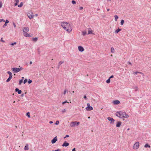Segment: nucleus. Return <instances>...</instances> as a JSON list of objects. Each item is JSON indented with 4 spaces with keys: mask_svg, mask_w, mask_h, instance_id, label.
Returning a JSON list of instances; mask_svg holds the SVG:
<instances>
[{
    "mask_svg": "<svg viewBox=\"0 0 151 151\" xmlns=\"http://www.w3.org/2000/svg\"><path fill=\"white\" fill-rule=\"evenodd\" d=\"M69 137V135H67L65 136L64 137V138H65L66 137Z\"/></svg>",
    "mask_w": 151,
    "mask_h": 151,
    "instance_id": "de8ad7c7",
    "label": "nucleus"
},
{
    "mask_svg": "<svg viewBox=\"0 0 151 151\" xmlns=\"http://www.w3.org/2000/svg\"><path fill=\"white\" fill-rule=\"evenodd\" d=\"M16 2L14 4V6H16L18 5L19 2V0H15Z\"/></svg>",
    "mask_w": 151,
    "mask_h": 151,
    "instance_id": "5701e85b",
    "label": "nucleus"
},
{
    "mask_svg": "<svg viewBox=\"0 0 151 151\" xmlns=\"http://www.w3.org/2000/svg\"><path fill=\"white\" fill-rule=\"evenodd\" d=\"M114 77V76L113 75L111 76L109 78L110 79L111 78H113Z\"/></svg>",
    "mask_w": 151,
    "mask_h": 151,
    "instance_id": "864d4df0",
    "label": "nucleus"
},
{
    "mask_svg": "<svg viewBox=\"0 0 151 151\" xmlns=\"http://www.w3.org/2000/svg\"><path fill=\"white\" fill-rule=\"evenodd\" d=\"M33 40L35 41L36 42L37 40V37H35L33 38Z\"/></svg>",
    "mask_w": 151,
    "mask_h": 151,
    "instance_id": "cd10ccee",
    "label": "nucleus"
},
{
    "mask_svg": "<svg viewBox=\"0 0 151 151\" xmlns=\"http://www.w3.org/2000/svg\"><path fill=\"white\" fill-rule=\"evenodd\" d=\"M58 139L57 138V137L56 136L53 139H52L51 141V143L52 144H54L55 143L56 141Z\"/></svg>",
    "mask_w": 151,
    "mask_h": 151,
    "instance_id": "9d476101",
    "label": "nucleus"
},
{
    "mask_svg": "<svg viewBox=\"0 0 151 151\" xmlns=\"http://www.w3.org/2000/svg\"><path fill=\"white\" fill-rule=\"evenodd\" d=\"M69 103V102H67V101L66 100L65 101H64V102H62V104H64L65 103Z\"/></svg>",
    "mask_w": 151,
    "mask_h": 151,
    "instance_id": "79ce46f5",
    "label": "nucleus"
},
{
    "mask_svg": "<svg viewBox=\"0 0 151 151\" xmlns=\"http://www.w3.org/2000/svg\"><path fill=\"white\" fill-rule=\"evenodd\" d=\"M90 116H89V117H88V119H90Z\"/></svg>",
    "mask_w": 151,
    "mask_h": 151,
    "instance_id": "774afa93",
    "label": "nucleus"
},
{
    "mask_svg": "<svg viewBox=\"0 0 151 151\" xmlns=\"http://www.w3.org/2000/svg\"><path fill=\"white\" fill-rule=\"evenodd\" d=\"M15 91L16 92H17L18 94H20L22 93L21 90H19L18 88H16L15 89Z\"/></svg>",
    "mask_w": 151,
    "mask_h": 151,
    "instance_id": "2eb2a0df",
    "label": "nucleus"
},
{
    "mask_svg": "<svg viewBox=\"0 0 151 151\" xmlns=\"http://www.w3.org/2000/svg\"><path fill=\"white\" fill-rule=\"evenodd\" d=\"M124 22V21L123 20H122L121 21V25H123Z\"/></svg>",
    "mask_w": 151,
    "mask_h": 151,
    "instance_id": "7c9ffc66",
    "label": "nucleus"
},
{
    "mask_svg": "<svg viewBox=\"0 0 151 151\" xmlns=\"http://www.w3.org/2000/svg\"><path fill=\"white\" fill-rule=\"evenodd\" d=\"M7 73L9 74V76H12V73L10 71H8Z\"/></svg>",
    "mask_w": 151,
    "mask_h": 151,
    "instance_id": "393cba45",
    "label": "nucleus"
},
{
    "mask_svg": "<svg viewBox=\"0 0 151 151\" xmlns=\"http://www.w3.org/2000/svg\"><path fill=\"white\" fill-rule=\"evenodd\" d=\"M12 70L14 72V73H16L20 71V69L19 68H14L12 69Z\"/></svg>",
    "mask_w": 151,
    "mask_h": 151,
    "instance_id": "0eeeda50",
    "label": "nucleus"
},
{
    "mask_svg": "<svg viewBox=\"0 0 151 151\" xmlns=\"http://www.w3.org/2000/svg\"><path fill=\"white\" fill-rule=\"evenodd\" d=\"M9 22V20H8L7 19L6 20V21L5 22V23L7 24V23H8Z\"/></svg>",
    "mask_w": 151,
    "mask_h": 151,
    "instance_id": "c03bdc74",
    "label": "nucleus"
},
{
    "mask_svg": "<svg viewBox=\"0 0 151 151\" xmlns=\"http://www.w3.org/2000/svg\"><path fill=\"white\" fill-rule=\"evenodd\" d=\"M121 124H122V122H120V121L116 123V127H119L120 126Z\"/></svg>",
    "mask_w": 151,
    "mask_h": 151,
    "instance_id": "4468645a",
    "label": "nucleus"
},
{
    "mask_svg": "<svg viewBox=\"0 0 151 151\" xmlns=\"http://www.w3.org/2000/svg\"><path fill=\"white\" fill-rule=\"evenodd\" d=\"M26 114L27 116L29 118L30 117V113L29 112H27Z\"/></svg>",
    "mask_w": 151,
    "mask_h": 151,
    "instance_id": "2f4dec72",
    "label": "nucleus"
},
{
    "mask_svg": "<svg viewBox=\"0 0 151 151\" xmlns=\"http://www.w3.org/2000/svg\"><path fill=\"white\" fill-rule=\"evenodd\" d=\"M116 115L120 118H127L129 117V115L122 111H119L116 113Z\"/></svg>",
    "mask_w": 151,
    "mask_h": 151,
    "instance_id": "f03ea898",
    "label": "nucleus"
},
{
    "mask_svg": "<svg viewBox=\"0 0 151 151\" xmlns=\"http://www.w3.org/2000/svg\"><path fill=\"white\" fill-rule=\"evenodd\" d=\"M120 103V101L118 100H115L113 101V103L115 105L118 104Z\"/></svg>",
    "mask_w": 151,
    "mask_h": 151,
    "instance_id": "9b49d317",
    "label": "nucleus"
},
{
    "mask_svg": "<svg viewBox=\"0 0 151 151\" xmlns=\"http://www.w3.org/2000/svg\"><path fill=\"white\" fill-rule=\"evenodd\" d=\"M129 130V128H128V129H127V130L128 131Z\"/></svg>",
    "mask_w": 151,
    "mask_h": 151,
    "instance_id": "69168bd1",
    "label": "nucleus"
},
{
    "mask_svg": "<svg viewBox=\"0 0 151 151\" xmlns=\"http://www.w3.org/2000/svg\"><path fill=\"white\" fill-rule=\"evenodd\" d=\"M27 15L30 19H33L34 18V15H33V12L31 11H30L27 13Z\"/></svg>",
    "mask_w": 151,
    "mask_h": 151,
    "instance_id": "20e7f679",
    "label": "nucleus"
},
{
    "mask_svg": "<svg viewBox=\"0 0 151 151\" xmlns=\"http://www.w3.org/2000/svg\"><path fill=\"white\" fill-rule=\"evenodd\" d=\"M66 111V110L65 109H64L62 111V112L63 113H64Z\"/></svg>",
    "mask_w": 151,
    "mask_h": 151,
    "instance_id": "a19ab883",
    "label": "nucleus"
},
{
    "mask_svg": "<svg viewBox=\"0 0 151 151\" xmlns=\"http://www.w3.org/2000/svg\"><path fill=\"white\" fill-rule=\"evenodd\" d=\"M83 9V7H80L79 8V9L81 10Z\"/></svg>",
    "mask_w": 151,
    "mask_h": 151,
    "instance_id": "09e8293b",
    "label": "nucleus"
},
{
    "mask_svg": "<svg viewBox=\"0 0 151 151\" xmlns=\"http://www.w3.org/2000/svg\"><path fill=\"white\" fill-rule=\"evenodd\" d=\"M92 34V31L91 30V29H89L88 31V34Z\"/></svg>",
    "mask_w": 151,
    "mask_h": 151,
    "instance_id": "aec40b11",
    "label": "nucleus"
},
{
    "mask_svg": "<svg viewBox=\"0 0 151 151\" xmlns=\"http://www.w3.org/2000/svg\"><path fill=\"white\" fill-rule=\"evenodd\" d=\"M72 151H76V150H75V148H73V149H72Z\"/></svg>",
    "mask_w": 151,
    "mask_h": 151,
    "instance_id": "4d7b16f0",
    "label": "nucleus"
},
{
    "mask_svg": "<svg viewBox=\"0 0 151 151\" xmlns=\"http://www.w3.org/2000/svg\"><path fill=\"white\" fill-rule=\"evenodd\" d=\"M64 63V62L63 61H60L58 64V68H59L60 67V66L62 64H63V63Z\"/></svg>",
    "mask_w": 151,
    "mask_h": 151,
    "instance_id": "6ab92c4d",
    "label": "nucleus"
},
{
    "mask_svg": "<svg viewBox=\"0 0 151 151\" xmlns=\"http://www.w3.org/2000/svg\"><path fill=\"white\" fill-rule=\"evenodd\" d=\"M61 150L60 149H58L55 150H52V151H60Z\"/></svg>",
    "mask_w": 151,
    "mask_h": 151,
    "instance_id": "49530a36",
    "label": "nucleus"
},
{
    "mask_svg": "<svg viewBox=\"0 0 151 151\" xmlns=\"http://www.w3.org/2000/svg\"><path fill=\"white\" fill-rule=\"evenodd\" d=\"M85 99H86V95H85L84 96V97H83Z\"/></svg>",
    "mask_w": 151,
    "mask_h": 151,
    "instance_id": "6e6d98bb",
    "label": "nucleus"
},
{
    "mask_svg": "<svg viewBox=\"0 0 151 151\" xmlns=\"http://www.w3.org/2000/svg\"><path fill=\"white\" fill-rule=\"evenodd\" d=\"M23 5V3L22 2L20 3V4L19 5H18V6L19 7H22Z\"/></svg>",
    "mask_w": 151,
    "mask_h": 151,
    "instance_id": "b1692460",
    "label": "nucleus"
},
{
    "mask_svg": "<svg viewBox=\"0 0 151 151\" xmlns=\"http://www.w3.org/2000/svg\"><path fill=\"white\" fill-rule=\"evenodd\" d=\"M114 17L115 18V20L116 21H117V19L118 18V17L117 15H115L114 16Z\"/></svg>",
    "mask_w": 151,
    "mask_h": 151,
    "instance_id": "a878e982",
    "label": "nucleus"
},
{
    "mask_svg": "<svg viewBox=\"0 0 151 151\" xmlns=\"http://www.w3.org/2000/svg\"><path fill=\"white\" fill-rule=\"evenodd\" d=\"M29 30V28L28 27H24L23 28V32L24 33H27L28 32Z\"/></svg>",
    "mask_w": 151,
    "mask_h": 151,
    "instance_id": "1a4fd4ad",
    "label": "nucleus"
},
{
    "mask_svg": "<svg viewBox=\"0 0 151 151\" xmlns=\"http://www.w3.org/2000/svg\"><path fill=\"white\" fill-rule=\"evenodd\" d=\"M111 52L112 53H114L115 50L114 48L113 47H112L111 48Z\"/></svg>",
    "mask_w": 151,
    "mask_h": 151,
    "instance_id": "4be33fe9",
    "label": "nucleus"
},
{
    "mask_svg": "<svg viewBox=\"0 0 151 151\" xmlns=\"http://www.w3.org/2000/svg\"><path fill=\"white\" fill-rule=\"evenodd\" d=\"M107 119L109 121H111V124H114L115 120L112 118L110 117H108L107 118Z\"/></svg>",
    "mask_w": 151,
    "mask_h": 151,
    "instance_id": "6e6552de",
    "label": "nucleus"
},
{
    "mask_svg": "<svg viewBox=\"0 0 151 151\" xmlns=\"http://www.w3.org/2000/svg\"><path fill=\"white\" fill-rule=\"evenodd\" d=\"M128 63H129V64L131 65H132V64L130 62H128Z\"/></svg>",
    "mask_w": 151,
    "mask_h": 151,
    "instance_id": "bf43d9fd",
    "label": "nucleus"
},
{
    "mask_svg": "<svg viewBox=\"0 0 151 151\" xmlns=\"http://www.w3.org/2000/svg\"><path fill=\"white\" fill-rule=\"evenodd\" d=\"M72 2L73 4H75L76 3V2L74 0L72 1Z\"/></svg>",
    "mask_w": 151,
    "mask_h": 151,
    "instance_id": "e433bc0d",
    "label": "nucleus"
},
{
    "mask_svg": "<svg viewBox=\"0 0 151 151\" xmlns=\"http://www.w3.org/2000/svg\"><path fill=\"white\" fill-rule=\"evenodd\" d=\"M109 10H110V9H107V11H109Z\"/></svg>",
    "mask_w": 151,
    "mask_h": 151,
    "instance_id": "0e129e2a",
    "label": "nucleus"
},
{
    "mask_svg": "<svg viewBox=\"0 0 151 151\" xmlns=\"http://www.w3.org/2000/svg\"><path fill=\"white\" fill-rule=\"evenodd\" d=\"M59 121H57L56 122H55V124L56 125H58L59 123Z\"/></svg>",
    "mask_w": 151,
    "mask_h": 151,
    "instance_id": "58836bf2",
    "label": "nucleus"
},
{
    "mask_svg": "<svg viewBox=\"0 0 151 151\" xmlns=\"http://www.w3.org/2000/svg\"><path fill=\"white\" fill-rule=\"evenodd\" d=\"M13 25L14 26V27L15 28L16 27V25L15 24V23L14 22H13Z\"/></svg>",
    "mask_w": 151,
    "mask_h": 151,
    "instance_id": "8fccbe9b",
    "label": "nucleus"
},
{
    "mask_svg": "<svg viewBox=\"0 0 151 151\" xmlns=\"http://www.w3.org/2000/svg\"><path fill=\"white\" fill-rule=\"evenodd\" d=\"M135 88H136V89H137L138 88L137 87H136Z\"/></svg>",
    "mask_w": 151,
    "mask_h": 151,
    "instance_id": "338daca9",
    "label": "nucleus"
},
{
    "mask_svg": "<svg viewBox=\"0 0 151 151\" xmlns=\"http://www.w3.org/2000/svg\"><path fill=\"white\" fill-rule=\"evenodd\" d=\"M121 29L118 28L115 31V32L116 33H118L119 31H121Z\"/></svg>",
    "mask_w": 151,
    "mask_h": 151,
    "instance_id": "412c9836",
    "label": "nucleus"
},
{
    "mask_svg": "<svg viewBox=\"0 0 151 151\" xmlns=\"http://www.w3.org/2000/svg\"><path fill=\"white\" fill-rule=\"evenodd\" d=\"M106 82L108 83H109L110 82V79L109 78L107 80H106Z\"/></svg>",
    "mask_w": 151,
    "mask_h": 151,
    "instance_id": "c85d7f7f",
    "label": "nucleus"
},
{
    "mask_svg": "<svg viewBox=\"0 0 151 151\" xmlns=\"http://www.w3.org/2000/svg\"><path fill=\"white\" fill-rule=\"evenodd\" d=\"M69 145V144L66 141H65L63 143V144L62 145V146L63 147H67Z\"/></svg>",
    "mask_w": 151,
    "mask_h": 151,
    "instance_id": "f8f14e48",
    "label": "nucleus"
},
{
    "mask_svg": "<svg viewBox=\"0 0 151 151\" xmlns=\"http://www.w3.org/2000/svg\"><path fill=\"white\" fill-rule=\"evenodd\" d=\"M29 149L28 145L27 144L24 147V150H28Z\"/></svg>",
    "mask_w": 151,
    "mask_h": 151,
    "instance_id": "f3484780",
    "label": "nucleus"
},
{
    "mask_svg": "<svg viewBox=\"0 0 151 151\" xmlns=\"http://www.w3.org/2000/svg\"><path fill=\"white\" fill-rule=\"evenodd\" d=\"M32 63V61H30V64H31Z\"/></svg>",
    "mask_w": 151,
    "mask_h": 151,
    "instance_id": "052dcab7",
    "label": "nucleus"
},
{
    "mask_svg": "<svg viewBox=\"0 0 151 151\" xmlns=\"http://www.w3.org/2000/svg\"><path fill=\"white\" fill-rule=\"evenodd\" d=\"M68 92V90H66V89H65L64 91V95H65V94H66V92Z\"/></svg>",
    "mask_w": 151,
    "mask_h": 151,
    "instance_id": "473e14b6",
    "label": "nucleus"
},
{
    "mask_svg": "<svg viewBox=\"0 0 151 151\" xmlns=\"http://www.w3.org/2000/svg\"><path fill=\"white\" fill-rule=\"evenodd\" d=\"M87 107H86V109L87 111H91L93 109V107L91 106L89 103L87 104Z\"/></svg>",
    "mask_w": 151,
    "mask_h": 151,
    "instance_id": "423d86ee",
    "label": "nucleus"
},
{
    "mask_svg": "<svg viewBox=\"0 0 151 151\" xmlns=\"http://www.w3.org/2000/svg\"><path fill=\"white\" fill-rule=\"evenodd\" d=\"M80 123L78 122H72L70 123V126L71 127H74L78 125Z\"/></svg>",
    "mask_w": 151,
    "mask_h": 151,
    "instance_id": "7ed1b4c3",
    "label": "nucleus"
},
{
    "mask_svg": "<svg viewBox=\"0 0 151 151\" xmlns=\"http://www.w3.org/2000/svg\"><path fill=\"white\" fill-rule=\"evenodd\" d=\"M139 142H136L133 147V148L134 150L137 149L139 147Z\"/></svg>",
    "mask_w": 151,
    "mask_h": 151,
    "instance_id": "39448f33",
    "label": "nucleus"
},
{
    "mask_svg": "<svg viewBox=\"0 0 151 151\" xmlns=\"http://www.w3.org/2000/svg\"><path fill=\"white\" fill-rule=\"evenodd\" d=\"M19 69H20V71L21 70H23V68L22 67H21L20 68H19Z\"/></svg>",
    "mask_w": 151,
    "mask_h": 151,
    "instance_id": "5fc2aeb1",
    "label": "nucleus"
},
{
    "mask_svg": "<svg viewBox=\"0 0 151 151\" xmlns=\"http://www.w3.org/2000/svg\"><path fill=\"white\" fill-rule=\"evenodd\" d=\"M53 123V122L52 121H50L49 122V123L50 124H52Z\"/></svg>",
    "mask_w": 151,
    "mask_h": 151,
    "instance_id": "13d9d810",
    "label": "nucleus"
},
{
    "mask_svg": "<svg viewBox=\"0 0 151 151\" xmlns=\"http://www.w3.org/2000/svg\"><path fill=\"white\" fill-rule=\"evenodd\" d=\"M7 26V24L6 23H5V24L3 26V27H5L6 26Z\"/></svg>",
    "mask_w": 151,
    "mask_h": 151,
    "instance_id": "a18cd8bd",
    "label": "nucleus"
},
{
    "mask_svg": "<svg viewBox=\"0 0 151 151\" xmlns=\"http://www.w3.org/2000/svg\"><path fill=\"white\" fill-rule=\"evenodd\" d=\"M27 82V79H25L24 81V83L25 84Z\"/></svg>",
    "mask_w": 151,
    "mask_h": 151,
    "instance_id": "ea45409f",
    "label": "nucleus"
},
{
    "mask_svg": "<svg viewBox=\"0 0 151 151\" xmlns=\"http://www.w3.org/2000/svg\"><path fill=\"white\" fill-rule=\"evenodd\" d=\"M23 79H21V80H20V81H19V85H21V83L23 82Z\"/></svg>",
    "mask_w": 151,
    "mask_h": 151,
    "instance_id": "c756f323",
    "label": "nucleus"
},
{
    "mask_svg": "<svg viewBox=\"0 0 151 151\" xmlns=\"http://www.w3.org/2000/svg\"><path fill=\"white\" fill-rule=\"evenodd\" d=\"M32 82V81L30 79H29L28 81V83L29 84L31 83Z\"/></svg>",
    "mask_w": 151,
    "mask_h": 151,
    "instance_id": "f704fd0d",
    "label": "nucleus"
},
{
    "mask_svg": "<svg viewBox=\"0 0 151 151\" xmlns=\"http://www.w3.org/2000/svg\"><path fill=\"white\" fill-rule=\"evenodd\" d=\"M1 40L2 42H5V41L2 40V38H1Z\"/></svg>",
    "mask_w": 151,
    "mask_h": 151,
    "instance_id": "603ef678",
    "label": "nucleus"
},
{
    "mask_svg": "<svg viewBox=\"0 0 151 151\" xmlns=\"http://www.w3.org/2000/svg\"><path fill=\"white\" fill-rule=\"evenodd\" d=\"M12 78V76H11H11H9V78L6 80V82H9L10 81V80Z\"/></svg>",
    "mask_w": 151,
    "mask_h": 151,
    "instance_id": "a211bd4d",
    "label": "nucleus"
},
{
    "mask_svg": "<svg viewBox=\"0 0 151 151\" xmlns=\"http://www.w3.org/2000/svg\"><path fill=\"white\" fill-rule=\"evenodd\" d=\"M61 26L63 28L68 32H70L72 30L71 25L68 23L63 22L60 23Z\"/></svg>",
    "mask_w": 151,
    "mask_h": 151,
    "instance_id": "f257e3e1",
    "label": "nucleus"
},
{
    "mask_svg": "<svg viewBox=\"0 0 151 151\" xmlns=\"http://www.w3.org/2000/svg\"><path fill=\"white\" fill-rule=\"evenodd\" d=\"M38 52L39 54H40V51H39V50H38Z\"/></svg>",
    "mask_w": 151,
    "mask_h": 151,
    "instance_id": "e2e57ef3",
    "label": "nucleus"
},
{
    "mask_svg": "<svg viewBox=\"0 0 151 151\" xmlns=\"http://www.w3.org/2000/svg\"><path fill=\"white\" fill-rule=\"evenodd\" d=\"M24 35L26 37H31V36L30 35V34L28 33H24Z\"/></svg>",
    "mask_w": 151,
    "mask_h": 151,
    "instance_id": "dca6fc26",
    "label": "nucleus"
},
{
    "mask_svg": "<svg viewBox=\"0 0 151 151\" xmlns=\"http://www.w3.org/2000/svg\"><path fill=\"white\" fill-rule=\"evenodd\" d=\"M78 50L80 52H83L84 51L83 48L81 46H79L78 47Z\"/></svg>",
    "mask_w": 151,
    "mask_h": 151,
    "instance_id": "ddd939ff",
    "label": "nucleus"
},
{
    "mask_svg": "<svg viewBox=\"0 0 151 151\" xmlns=\"http://www.w3.org/2000/svg\"><path fill=\"white\" fill-rule=\"evenodd\" d=\"M35 16L36 17H37V16H38V14H35Z\"/></svg>",
    "mask_w": 151,
    "mask_h": 151,
    "instance_id": "680f3d73",
    "label": "nucleus"
},
{
    "mask_svg": "<svg viewBox=\"0 0 151 151\" xmlns=\"http://www.w3.org/2000/svg\"><path fill=\"white\" fill-rule=\"evenodd\" d=\"M137 73H142L140 72H136L134 73V74L135 75H137Z\"/></svg>",
    "mask_w": 151,
    "mask_h": 151,
    "instance_id": "72a5a7b5",
    "label": "nucleus"
},
{
    "mask_svg": "<svg viewBox=\"0 0 151 151\" xmlns=\"http://www.w3.org/2000/svg\"><path fill=\"white\" fill-rule=\"evenodd\" d=\"M3 21L4 22H5V20L3 19H0V22H1Z\"/></svg>",
    "mask_w": 151,
    "mask_h": 151,
    "instance_id": "37998d69",
    "label": "nucleus"
},
{
    "mask_svg": "<svg viewBox=\"0 0 151 151\" xmlns=\"http://www.w3.org/2000/svg\"><path fill=\"white\" fill-rule=\"evenodd\" d=\"M16 44H17V43L16 42H14V43H11V45H16Z\"/></svg>",
    "mask_w": 151,
    "mask_h": 151,
    "instance_id": "c9c22d12",
    "label": "nucleus"
},
{
    "mask_svg": "<svg viewBox=\"0 0 151 151\" xmlns=\"http://www.w3.org/2000/svg\"><path fill=\"white\" fill-rule=\"evenodd\" d=\"M145 147L147 148V147H148L149 148H150V145H149L148 144H146L144 146Z\"/></svg>",
    "mask_w": 151,
    "mask_h": 151,
    "instance_id": "bb28decb",
    "label": "nucleus"
},
{
    "mask_svg": "<svg viewBox=\"0 0 151 151\" xmlns=\"http://www.w3.org/2000/svg\"><path fill=\"white\" fill-rule=\"evenodd\" d=\"M2 6V2H0V8H1Z\"/></svg>",
    "mask_w": 151,
    "mask_h": 151,
    "instance_id": "4c0bfd02",
    "label": "nucleus"
},
{
    "mask_svg": "<svg viewBox=\"0 0 151 151\" xmlns=\"http://www.w3.org/2000/svg\"><path fill=\"white\" fill-rule=\"evenodd\" d=\"M83 35H85L86 34V32H83Z\"/></svg>",
    "mask_w": 151,
    "mask_h": 151,
    "instance_id": "3c124183",
    "label": "nucleus"
}]
</instances>
